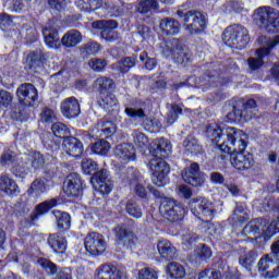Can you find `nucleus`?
Masks as SVG:
<instances>
[{
  "label": "nucleus",
  "instance_id": "nucleus-34",
  "mask_svg": "<svg viewBox=\"0 0 279 279\" xmlns=\"http://www.w3.org/2000/svg\"><path fill=\"white\" fill-rule=\"evenodd\" d=\"M271 253L270 257H272V260L276 263V266L272 267V270L266 271V278H278L279 276V240L275 241L271 244Z\"/></svg>",
  "mask_w": 279,
  "mask_h": 279
},
{
  "label": "nucleus",
  "instance_id": "nucleus-61",
  "mask_svg": "<svg viewBox=\"0 0 279 279\" xmlns=\"http://www.w3.org/2000/svg\"><path fill=\"white\" fill-rule=\"evenodd\" d=\"M124 114H126V117H130L131 119H145L147 117L143 108L136 110L134 108L126 107L124 109Z\"/></svg>",
  "mask_w": 279,
  "mask_h": 279
},
{
  "label": "nucleus",
  "instance_id": "nucleus-4",
  "mask_svg": "<svg viewBox=\"0 0 279 279\" xmlns=\"http://www.w3.org/2000/svg\"><path fill=\"white\" fill-rule=\"evenodd\" d=\"M177 19L192 36L204 34L208 29V14L205 12L195 9H179L177 10Z\"/></svg>",
  "mask_w": 279,
  "mask_h": 279
},
{
  "label": "nucleus",
  "instance_id": "nucleus-23",
  "mask_svg": "<svg viewBox=\"0 0 279 279\" xmlns=\"http://www.w3.org/2000/svg\"><path fill=\"white\" fill-rule=\"evenodd\" d=\"M157 250L159 256L165 258V260H173V258H178V250L169 240H160L157 243Z\"/></svg>",
  "mask_w": 279,
  "mask_h": 279
},
{
  "label": "nucleus",
  "instance_id": "nucleus-30",
  "mask_svg": "<svg viewBox=\"0 0 279 279\" xmlns=\"http://www.w3.org/2000/svg\"><path fill=\"white\" fill-rule=\"evenodd\" d=\"M0 191L5 193L9 196H16L21 193L19 190V184L12 178L8 175L0 177Z\"/></svg>",
  "mask_w": 279,
  "mask_h": 279
},
{
  "label": "nucleus",
  "instance_id": "nucleus-40",
  "mask_svg": "<svg viewBox=\"0 0 279 279\" xmlns=\"http://www.w3.org/2000/svg\"><path fill=\"white\" fill-rule=\"evenodd\" d=\"M134 66H136V58L134 57H124L116 64V69L119 73H122V75L130 73V69H134Z\"/></svg>",
  "mask_w": 279,
  "mask_h": 279
},
{
  "label": "nucleus",
  "instance_id": "nucleus-37",
  "mask_svg": "<svg viewBox=\"0 0 279 279\" xmlns=\"http://www.w3.org/2000/svg\"><path fill=\"white\" fill-rule=\"evenodd\" d=\"M167 275L171 279H184L186 278V269L178 262H171L167 266Z\"/></svg>",
  "mask_w": 279,
  "mask_h": 279
},
{
  "label": "nucleus",
  "instance_id": "nucleus-32",
  "mask_svg": "<svg viewBox=\"0 0 279 279\" xmlns=\"http://www.w3.org/2000/svg\"><path fill=\"white\" fill-rule=\"evenodd\" d=\"M130 5L131 9L135 8V14H148L151 10L160 8L158 0H138L135 4Z\"/></svg>",
  "mask_w": 279,
  "mask_h": 279
},
{
  "label": "nucleus",
  "instance_id": "nucleus-12",
  "mask_svg": "<svg viewBox=\"0 0 279 279\" xmlns=\"http://www.w3.org/2000/svg\"><path fill=\"white\" fill-rule=\"evenodd\" d=\"M94 29H100V36L106 43H116L119 40V33L116 31L119 27V22L116 20H100L93 23Z\"/></svg>",
  "mask_w": 279,
  "mask_h": 279
},
{
  "label": "nucleus",
  "instance_id": "nucleus-55",
  "mask_svg": "<svg viewBox=\"0 0 279 279\" xmlns=\"http://www.w3.org/2000/svg\"><path fill=\"white\" fill-rule=\"evenodd\" d=\"M271 265H276L274 257L270 255H264L257 263L258 271H267Z\"/></svg>",
  "mask_w": 279,
  "mask_h": 279
},
{
  "label": "nucleus",
  "instance_id": "nucleus-60",
  "mask_svg": "<svg viewBox=\"0 0 279 279\" xmlns=\"http://www.w3.org/2000/svg\"><path fill=\"white\" fill-rule=\"evenodd\" d=\"M173 60L177 64L186 66V64H189V62H191V54L180 50L179 52L173 54Z\"/></svg>",
  "mask_w": 279,
  "mask_h": 279
},
{
  "label": "nucleus",
  "instance_id": "nucleus-33",
  "mask_svg": "<svg viewBox=\"0 0 279 279\" xmlns=\"http://www.w3.org/2000/svg\"><path fill=\"white\" fill-rule=\"evenodd\" d=\"M82 43V33L77 29H72L63 35L61 44L63 47L71 48L77 47Z\"/></svg>",
  "mask_w": 279,
  "mask_h": 279
},
{
  "label": "nucleus",
  "instance_id": "nucleus-58",
  "mask_svg": "<svg viewBox=\"0 0 279 279\" xmlns=\"http://www.w3.org/2000/svg\"><path fill=\"white\" fill-rule=\"evenodd\" d=\"M219 77V70L215 69V63H209L208 69L203 73V80L215 82Z\"/></svg>",
  "mask_w": 279,
  "mask_h": 279
},
{
  "label": "nucleus",
  "instance_id": "nucleus-51",
  "mask_svg": "<svg viewBox=\"0 0 279 279\" xmlns=\"http://www.w3.org/2000/svg\"><path fill=\"white\" fill-rule=\"evenodd\" d=\"M140 60L141 62H145L144 66L147 71H154V69L158 66V61L156 60V58H149L147 51L141 52Z\"/></svg>",
  "mask_w": 279,
  "mask_h": 279
},
{
  "label": "nucleus",
  "instance_id": "nucleus-5",
  "mask_svg": "<svg viewBox=\"0 0 279 279\" xmlns=\"http://www.w3.org/2000/svg\"><path fill=\"white\" fill-rule=\"evenodd\" d=\"M257 25L268 34H279V12L271 7H259L254 11Z\"/></svg>",
  "mask_w": 279,
  "mask_h": 279
},
{
  "label": "nucleus",
  "instance_id": "nucleus-17",
  "mask_svg": "<svg viewBox=\"0 0 279 279\" xmlns=\"http://www.w3.org/2000/svg\"><path fill=\"white\" fill-rule=\"evenodd\" d=\"M274 228V225L267 227V220L265 218H255L251 220L242 229V234L247 236V234H253V236H260L264 232H267Z\"/></svg>",
  "mask_w": 279,
  "mask_h": 279
},
{
  "label": "nucleus",
  "instance_id": "nucleus-42",
  "mask_svg": "<svg viewBox=\"0 0 279 279\" xmlns=\"http://www.w3.org/2000/svg\"><path fill=\"white\" fill-rule=\"evenodd\" d=\"M81 169L85 175H93L99 171V163L90 158H84L81 161Z\"/></svg>",
  "mask_w": 279,
  "mask_h": 279
},
{
  "label": "nucleus",
  "instance_id": "nucleus-9",
  "mask_svg": "<svg viewBox=\"0 0 279 279\" xmlns=\"http://www.w3.org/2000/svg\"><path fill=\"white\" fill-rule=\"evenodd\" d=\"M117 245H121L125 250H132L136 245V234L129 223H120L113 229Z\"/></svg>",
  "mask_w": 279,
  "mask_h": 279
},
{
  "label": "nucleus",
  "instance_id": "nucleus-38",
  "mask_svg": "<svg viewBox=\"0 0 279 279\" xmlns=\"http://www.w3.org/2000/svg\"><path fill=\"white\" fill-rule=\"evenodd\" d=\"M258 258V252L256 250H251L243 256L239 258V264L241 267L246 269V271H252L254 265H256V259Z\"/></svg>",
  "mask_w": 279,
  "mask_h": 279
},
{
  "label": "nucleus",
  "instance_id": "nucleus-8",
  "mask_svg": "<svg viewBox=\"0 0 279 279\" xmlns=\"http://www.w3.org/2000/svg\"><path fill=\"white\" fill-rule=\"evenodd\" d=\"M159 213L171 223H178L184 220L186 210L184 205L174 198H163L159 205Z\"/></svg>",
  "mask_w": 279,
  "mask_h": 279
},
{
  "label": "nucleus",
  "instance_id": "nucleus-22",
  "mask_svg": "<svg viewBox=\"0 0 279 279\" xmlns=\"http://www.w3.org/2000/svg\"><path fill=\"white\" fill-rule=\"evenodd\" d=\"M47 243L54 254H64L68 247L66 238L60 233H51Z\"/></svg>",
  "mask_w": 279,
  "mask_h": 279
},
{
  "label": "nucleus",
  "instance_id": "nucleus-63",
  "mask_svg": "<svg viewBox=\"0 0 279 279\" xmlns=\"http://www.w3.org/2000/svg\"><path fill=\"white\" fill-rule=\"evenodd\" d=\"M33 169L38 170L45 167V157L40 153H35L31 158Z\"/></svg>",
  "mask_w": 279,
  "mask_h": 279
},
{
  "label": "nucleus",
  "instance_id": "nucleus-35",
  "mask_svg": "<svg viewBox=\"0 0 279 279\" xmlns=\"http://www.w3.org/2000/svg\"><path fill=\"white\" fill-rule=\"evenodd\" d=\"M56 217L57 227L60 232H66L71 230V215L66 211L56 210L53 211Z\"/></svg>",
  "mask_w": 279,
  "mask_h": 279
},
{
  "label": "nucleus",
  "instance_id": "nucleus-53",
  "mask_svg": "<svg viewBox=\"0 0 279 279\" xmlns=\"http://www.w3.org/2000/svg\"><path fill=\"white\" fill-rule=\"evenodd\" d=\"M14 99V96L12 93L1 89L0 90V109L3 110V108H10L12 106V101Z\"/></svg>",
  "mask_w": 279,
  "mask_h": 279
},
{
  "label": "nucleus",
  "instance_id": "nucleus-21",
  "mask_svg": "<svg viewBox=\"0 0 279 279\" xmlns=\"http://www.w3.org/2000/svg\"><path fill=\"white\" fill-rule=\"evenodd\" d=\"M61 112L65 119H76L80 117V101L75 97H70L61 105Z\"/></svg>",
  "mask_w": 279,
  "mask_h": 279
},
{
  "label": "nucleus",
  "instance_id": "nucleus-54",
  "mask_svg": "<svg viewBox=\"0 0 279 279\" xmlns=\"http://www.w3.org/2000/svg\"><path fill=\"white\" fill-rule=\"evenodd\" d=\"M47 191V184L40 179H36L28 189V195H34V193H45Z\"/></svg>",
  "mask_w": 279,
  "mask_h": 279
},
{
  "label": "nucleus",
  "instance_id": "nucleus-44",
  "mask_svg": "<svg viewBox=\"0 0 279 279\" xmlns=\"http://www.w3.org/2000/svg\"><path fill=\"white\" fill-rule=\"evenodd\" d=\"M247 111H244L243 109L236 108V106H233L232 111H230L227 114L228 121L230 123H239L241 121H247Z\"/></svg>",
  "mask_w": 279,
  "mask_h": 279
},
{
  "label": "nucleus",
  "instance_id": "nucleus-6",
  "mask_svg": "<svg viewBox=\"0 0 279 279\" xmlns=\"http://www.w3.org/2000/svg\"><path fill=\"white\" fill-rule=\"evenodd\" d=\"M223 40L227 47L241 51L250 45V32L245 26L236 24L225 33Z\"/></svg>",
  "mask_w": 279,
  "mask_h": 279
},
{
  "label": "nucleus",
  "instance_id": "nucleus-29",
  "mask_svg": "<svg viewBox=\"0 0 279 279\" xmlns=\"http://www.w3.org/2000/svg\"><path fill=\"white\" fill-rule=\"evenodd\" d=\"M116 155L121 158V160H136V148L133 144L123 143L116 147Z\"/></svg>",
  "mask_w": 279,
  "mask_h": 279
},
{
  "label": "nucleus",
  "instance_id": "nucleus-10",
  "mask_svg": "<svg viewBox=\"0 0 279 279\" xmlns=\"http://www.w3.org/2000/svg\"><path fill=\"white\" fill-rule=\"evenodd\" d=\"M181 177L185 184L194 189H199L206 183V173L202 172L197 162H192L185 167L181 172Z\"/></svg>",
  "mask_w": 279,
  "mask_h": 279
},
{
  "label": "nucleus",
  "instance_id": "nucleus-14",
  "mask_svg": "<svg viewBox=\"0 0 279 279\" xmlns=\"http://www.w3.org/2000/svg\"><path fill=\"white\" fill-rule=\"evenodd\" d=\"M90 184L100 195H110V193H112L113 185L112 182L108 180V170L106 169L97 170L93 173Z\"/></svg>",
  "mask_w": 279,
  "mask_h": 279
},
{
  "label": "nucleus",
  "instance_id": "nucleus-36",
  "mask_svg": "<svg viewBox=\"0 0 279 279\" xmlns=\"http://www.w3.org/2000/svg\"><path fill=\"white\" fill-rule=\"evenodd\" d=\"M124 210L126 215L129 217H133V219H143V208L141 207L136 198L128 199Z\"/></svg>",
  "mask_w": 279,
  "mask_h": 279
},
{
  "label": "nucleus",
  "instance_id": "nucleus-19",
  "mask_svg": "<svg viewBox=\"0 0 279 279\" xmlns=\"http://www.w3.org/2000/svg\"><path fill=\"white\" fill-rule=\"evenodd\" d=\"M258 41L264 47L256 50V56H257V59L263 60V58H267V56H270L271 51H274V49L278 47L279 37L259 36Z\"/></svg>",
  "mask_w": 279,
  "mask_h": 279
},
{
  "label": "nucleus",
  "instance_id": "nucleus-2",
  "mask_svg": "<svg viewBox=\"0 0 279 279\" xmlns=\"http://www.w3.org/2000/svg\"><path fill=\"white\" fill-rule=\"evenodd\" d=\"M245 132L234 126L219 125L217 123H209L206 126L205 136L214 145L215 151L219 154H230L232 144Z\"/></svg>",
  "mask_w": 279,
  "mask_h": 279
},
{
  "label": "nucleus",
  "instance_id": "nucleus-13",
  "mask_svg": "<svg viewBox=\"0 0 279 279\" xmlns=\"http://www.w3.org/2000/svg\"><path fill=\"white\" fill-rule=\"evenodd\" d=\"M19 104L24 108H32L38 101V89L34 84L24 83L16 90Z\"/></svg>",
  "mask_w": 279,
  "mask_h": 279
},
{
  "label": "nucleus",
  "instance_id": "nucleus-7",
  "mask_svg": "<svg viewBox=\"0 0 279 279\" xmlns=\"http://www.w3.org/2000/svg\"><path fill=\"white\" fill-rule=\"evenodd\" d=\"M189 208L196 219H199L205 223L213 221V217H215V213H217L215 206H213V202H209L208 198L202 196L191 198Z\"/></svg>",
  "mask_w": 279,
  "mask_h": 279
},
{
  "label": "nucleus",
  "instance_id": "nucleus-49",
  "mask_svg": "<svg viewBox=\"0 0 279 279\" xmlns=\"http://www.w3.org/2000/svg\"><path fill=\"white\" fill-rule=\"evenodd\" d=\"M196 256L199 260H208L213 256V250L208 244H198L196 247Z\"/></svg>",
  "mask_w": 279,
  "mask_h": 279
},
{
  "label": "nucleus",
  "instance_id": "nucleus-48",
  "mask_svg": "<svg viewBox=\"0 0 279 279\" xmlns=\"http://www.w3.org/2000/svg\"><path fill=\"white\" fill-rule=\"evenodd\" d=\"M221 271L214 268H205L196 276V279H222Z\"/></svg>",
  "mask_w": 279,
  "mask_h": 279
},
{
  "label": "nucleus",
  "instance_id": "nucleus-46",
  "mask_svg": "<svg viewBox=\"0 0 279 279\" xmlns=\"http://www.w3.org/2000/svg\"><path fill=\"white\" fill-rule=\"evenodd\" d=\"M88 66L94 71V73H104L106 66H108V60L101 58H92L88 61Z\"/></svg>",
  "mask_w": 279,
  "mask_h": 279
},
{
  "label": "nucleus",
  "instance_id": "nucleus-28",
  "mask_svg": "<svg viewBox=\"0 0 279 279\" xmlns=\"http://www.w3.org/2000/svg\"><path fill=\"white\" fill-rule=\"evenodd\" d=\"M95 276L97 279H121L119 268L113 265L104 264L96 269Z\"/></svg>",
  "mask_w": 279,
  "mask_h": 279
},
{
  "label": "nucleus",
  "instance_id": "nucleus-39",
  "mask_svg": "<svg viewBox=\"0 0 279 279\" xmlns=\"http://www.w3.org/2000/svg\"><path fill=\"white\" fill-rule=\"evenodd\" d=\"M88 147L92 154H95L96 156H108V151H110L109 142L102 138L89 144Z\"/></svg>",
  "mask_w": 279,
  "mask_h": 279
},
{
  "label": "nucleus",
  "instance_id": "nucleus-15",
  "mask_svg": "<svg viewBox=\"0 0 279 279\" xmlns=\"http://www.w3.org/2000/svg\"><path fill=\"white\" fill-rule=\"evenodd\" d=\"M85 250L92 256H99L106 252V240L100 233L92 232L84 241Z\"/></svg>",
  "mask_w": 279,
  "mask_h": 279
},
{
  "label": "nucleus",
  "instance_id": "nucleus-3",
  "mask_svg": "<svg viewBox=\"0 0 279 279\" xmlns=\"http://www.w3.org/2000/svg\"><path fill=\"white\" fill-rule=\"evenodd\" d=\"M250 135L243 133L230 147V153H222L229 156L230 165L238 173H247L254 167V154L247 151Z\"/></svg>",
  "mask_w": 279,
  "mask_h": 279
},
{
  "label": "nucleus",
  "instance_id": "nucleus-52",
  "mask_svg": "<svg viewBox=\"0 0 279 279\" xmlns=\"http://www.w3.org/2000/svg\"><path fill=\"white\" fill-rule=\"evenodd\" d=\"M133 143L137 147V149H147L149 145V137H147L145 133L138 132L135 134Z\"/></svg>",
  "mask_w": 279,
  "mask_h": 279
},
{
  "label": "nucleus",
  "instance_id": "nucleus-24",
  "mask_svg": "<svg viewBox=\"0 0 279 279\" xmlns=\"http://www.w3.org/2000/svg\"><path fill=\"white\" fill-rule=\"evenodd\" d=\"M159 27L165 36H175V34H180L182 22H180V20L166 17L161 20Z\"/></svg>",
  "mask_w": 279,
  "mask_h": 279
},
{
  "label": "nucleus",
  "instance_id": "nucleus-47",
  "mask_svg": "<svg viewBox=\"0 0 279 279\" xmlns=\"http://www.w3.org/2000/svg\"><path fill=\"white\" fill-rule=\"evenodd\" d=\"M11 173L15 178H20V180H25V178H27V175H29V167H27V163H25V162L15 163L11 168Z\"/></svg>",
  "mask_w": 279,
  "mask_h": 279
},
{
  "label": "nucleus",
  "instance_id": "nucleus-16",
  "mask_svg": "<svg viewBox=\"0 0 279 279\" xmlns=\"http://www.w3.org/2000/svg\"><path fill=\"white\" fill-rule=\"evenodd\" d=\"M25 63L31 71H36L37 69H45L47 60H49V53L43 49L31 50L29 52H24Z\"/></svg>",
  "mask_w": 279,
  "mask_h": 279
},
{
  "label": "nucleus",
  "instance_id": "nucleus-43",
  "mask_svg": "<svg viewBox=\"0 0 279 279\" xmlns=\"http://www.w3.org/2000/svg\"><path fill=\"white\" fill-rule=\"evenodd\" d=\"M36 264L41 267L46 274H49V276H56V274H58V265L51 262V259L38 257Z\"/></svg>",
  "mask_w": 279,
  "mask_h": 279
},
{
  "label": "nucleus",
  "instance_id": "nucleus-62",
  "mask_svg": "<svg viewBox=\"0 0 279 279\" xmlns=\"http://www.w3.org/2000/svg\"><path fill=\"white\" fill-rule=\"evenodd\" d=\"M48 3V8L53 10V12H62V10H66V0H46Z\"/></svg>",
  "mask_w": 279,
  "mask_h": 279
},
{
  "label": "nucleus",
  "instance_id": "nucleus-20",
  "mask_svg": "<svg viewBox=\"0 0 279 279\" xmlns=\"http://www.w3.org/2000/svg\"><path fill=\"white\" fill-rule=\"evenodd\" d=\"M59 204H62V198L60 197L50 198L38 204L35 207V213L31 214L29 216L31 222L34 223V221H37L38 217L47 215L51 208H56V206H59Z\"/></svg>",
  "mask_w": 279,
  "mask_h": 279
},
{
  "label": "nucleus",
  "instance_id": "nucleus-11",
  "mask_svg": "<svg viewBox=\"0 0 279 279\" xmlns=\"http://www.w3.org/2000/svg\"><path fill=\"white\" fill-rule=\"evenodd\" d=\"M86 189V181L77 172H71L66 175L63 191L68 197H82Z\"/></svg>",
  "mask_w": 279,
  "mask_h": 279
},
{
  "label": "nucleus",
  "instance_id": "nucleus-57",
  "mask_svg": "<svg viewBox=\"0 0 279 279\" xmlns=\"http://www.w3.org/2000/svg\"><path fill=\"white\" fill-rule=\"evenodd\" d=\"M101 51V45L98 43H87L83 46V53L86 56H97L98 52Z\"/></svg>",
  "mask_w": 279,
  "mask_h": 279
},
{
  "label": "nucleus",
  "instance_id": "nucleus-45",
  "mask_svg": "<svg viewBox=\"0 0 279 279\" xmlns=\"http://www.w3.org/2000/svg\"><path fill=\"white\" fill-rule=\"evenodd\" d=\"M75 3L81 12H95L99 8V0H76Z\"/></svg>",
  "mask_w": 279,
  "mask_h": 279
},
{
  "label": "nucleus",
  "instance_id": "nucleus-31",
  "mask_svg": "<svg viewBox=\"0 0 279 279\" xmlns=\"http://www.w3.org/2000/svg\"><path fill=\"white\" fill-rule=\"evenodd\" d=\"M43 36L49 49H58L60 46V33L58 29L45 27L43 28Z\"/></svg>",
  "mask_w": 279,
  "mask_h": 279
},
{
  "label": "nucleus",
  "instance_id": "nucleus-64",
  "mask_svg": "<svg viewBox=\"0 0 279 279\" xmlns=\"http://www.w3.org/2000/svg\"><path fill=\"white\" fill-rule=\"evenodd\" d=\"M138 279H158V272L154 268H142L138 271Z\"/></svg>",
  "mask_w": 279,
  "mask_h": 279
},
{
  "label": "nucleus",
  "instance_id": "nucleus-41",
  "mask_svg": "<svg viewBox=\"0 0 279 279\" xmlns=\"http://www.w3.org/2000/svg\"><path fill=\"white\" fill-rule=\"evenodd\" d=\"M51 131L54 134L57 138H60L61 141H66L70 138L71 135V130H69L64 123L62 122H56L51 126Z\"/></svg>",
  "mask_w": 279,
  "mask_h": 279
},
{
  "label": "nucleus",
  "instance_id": "nucleus-50",
  "mask_svg": "<svg viewBox=\"0 0 279 279\" xmlns=\"http://www.w3.org/2000/svg\"><path fill=\"white\" fill-rule=\"evenodd\" d=\"M104 10H105L106 16H110V17H114V19H117L119 16H123V9L117 4L105 3Z\"/></svg>",
  "mask_w": 279,
  "mask_h": 279
},
{
  "label": "nucleus",
  "instance_id": "nucleus-59",
  "mask_svg": "<svg viewBox=\"0 0 279 279\" xmlns=\"http://www.w3.org/2000/svg\"><path fill=\"white\" fill-rule=\"evenodd\" d=\"M12 23H14L12 15L8 13H0V29L2 32H8L10 27H12Z\"/></svg>",
  "mask_w": 279,
  "mask_h": 279
},
{
  "label": "nucleus",
  "instance_id": "nucleus-27",
  "mask_svg": "<svg viewBox=\"0 0 279 279\" xmlns=\"http://www.w3.org/2000/svg\"><path fill=\"white\" fill-rule=\"evenodd\" d=\"M94 88L98 95H106V93H112L117 88V84L109 76H99L94 82Z\"/></svg>",
  "mask_w": 279,
  "mask_h": 279
},
{
  "label": "nucleus",
  "instance_id": "nucleus-25",
  "mask_svg": "<svg viewBox=\"0 0 279 279\" xmlns=\"http://www.w3.org/2000/svg\"><path fill=\"white\" fill-rule=\"evenodd\" d=\"M97 104L108 112H112L114 108H119V99H117V96L112 92H108L105 95L98 94Z\"/></svg>",
  "mask_w": 279,
  "mask_h": 279
},
{
  "label": "nucleus",
  "instance_id": "nucleus-18",
  "mask_svg": "<svg viewBox=\"0 0 279 279\" xmlns=\"http://www.w3.org/2000/svg\"><path fill=\"white\" fill-rule=\"evenodd\" d=\"M62 145L65 154L72 158H81L84 154V144L73 135L63 141Z\"/></svg>",
  "mask_w": 279,
  "mask_h": 279
},
{
  "label": "nucleus",
  "instance_id": "nucleus-1",
  "mask_svg": "<svg viewBox=\"0 0 279 279\" xmlns=\"http://www.w3.org/2000/svg\"><path fill=\"white\" fill-rule=\"evenodd\" d=\"M172 145L166 137H158L153 141L149 146V153L153 159L149 160L148 166L151 173V182L159 189L169 184V173H171V166L168 165L167 158L171 156Z\"/></svg>",
  "mask_w": 279,
  "mask_h": 279
},
{
  "label": "nucleus",
  "instance_id": "nucleus-56",
  "mask_svg": "<svg viewBox=\"0 0 279 279\" xmlns=\"http://www.w3.org/2000/svg\"><path fill=\"white\" fill-rule=\"evenodd\" d=\"M185 149L193 156H198V154H202L204 148L202 147V145H199L197 140H191L186 142Z\"/></svg>",
  "mask_w": 279,
  "mask_h": 279
},
{
  "label": "nucleus",
  "instance_id": "nucleus-26",
  "mask_svg": "<svg viewBox=\"0 0 279 279\" xmlns=\"http://www.w3.org/2000/svg\"><path fill=\"white\" fill-rule=\"evenodd\" d=\"M96 130L100 132L99 136H101L104 141H108V138H110L113 134H117V124L104 118L97 122Z\"/></svg>",
  "mask_w": 279,
  "mask_h": 279
}]
</instances>
